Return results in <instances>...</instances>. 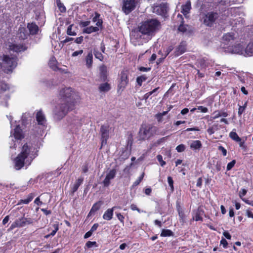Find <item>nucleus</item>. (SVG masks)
<instances>
[{
    "instance_id": "nucleus-42",
    "label": "nucleus",
    "mask_w": 253,
    "mask_h": 253,
    "mask_svg": "<svg viewBox=\"0 0 253 253\" xmlns=\"http://www.w3.org/2000/svg\"><path fill=\"white\" fill-rule=\"evenodd\" d=\"M108 73H99L100 81L101 82H105L108 81Z\"/></svg>"
},
{
    "instance_id": "nucleus-24",
    "label": "nucleus",
    "mask_w": 253,
    "mask_h": 253,
    "mask_svg": "<svg viewBox=\"0 0 253 253\" xmlns=\"http://www.w3.org/2000/svg\"><path fill=\"white\" fill-rule=\"evenodd\" d=\"M214 116L211 117L212 119L214 120L220 117H226L228 116V113L227 112L224 111V110L220 111H215L213 114Z\"/></svg>"
},
{
    "instance_id": "nucleus-47",
    "label": "nucleus",
    "mask_w": 253,
    "mask_h": 253,
    "mask_svg": "<svg viewBox=\"0 0 253 253\" xmlns=\"http://www.w3.org/2000/svg\"><path fill=\"white\" fill-rule=\"evenodd\" d=\"M236 164V160H233L230 163H229L227 164V167H226V170L227 171L230 170L235 166Z\"/></svg>"
},
{
    "instance_id": "nucleus-58",
    "label": "nucleus",
    "mask_w": 253,
    "mask_h": 253,
    "mask_svg": "<svg viewBox=\"0 0 253 253\" xmlns=\"http://www.w3.org/2000/svg\"><path fill=\"white\" fill-rule=\"evenodd\" d=\"M220 244L223 246L224 248L226 249L227 247L228 243L227 241L223 238L220 241Z\"/></svg>"
},
{
    "instance_id": "nucleus-21",
    "label": "nucleus",
    "mask_w": 253,
    "mask_h": 253,
    "mask_svg": "<svg viewBox=\"0 0 253 253\" xmlns=\"http://www.w3.org/2000/svg\"><path fill=\"white\" fill-rule=\"evenodd\" d=\"M116 207H114L112 209H108L104 213L103 217L105 220H110L112 219L113 214L114 210L116 209Z\"/></svg>"
},
{
    "instance_id": "nucleus-52",
    "label": "nucleus",
    "mask_w": 253,
    "mask_h": 253,
    "mask_svg": "<svg viewBox=\"0 0 253 253\" xmlns=\"http://www.w3.org/2000/svg\"><path fill=\"white\" fill-rule=\"evenodd\" d=\"M218 150L222 152V155H223V156H226V155H227V150H226V149L224 147H223L221 145L219 146L218 147Z\"/></svg>"
},
{
    "instance_id": "nucleus-25",
    "label": "nucleus",
    "mask_w": 253,
    "mask_h": 253,
    "mask_svg": "<svg viewBox=\"0 0 253 253\" xmlns=\"http://www.w3.org/2000/svg\"><path fill=\"white\" fill-rule=\"evenodd\" d=\"M85 59L87 68H91L93 63V55L91 51L88 53Z\"/></svg>"
},
{
    "instance_id": "nucleus-56",
    "label": "nucleus",
    "mask_w": 253,
    "mask_h": 253,
    "mask_svg": "<svg viewBox=\"0 0 253 253\" xmlns=\"http://www.w3.org/2000/svg\"><path fill=\"white\" fill-rule=\"evenodd\" d=\"M197 109L203 113H207L208 111V109L207 107L203 106H198Z\"/></svg>"
},
{
    "instance_id": "nucleus-8",
    "label": "nucleus",
    "mask_w": 253,
    "mask_h": 253,
    "mask_svg": "<svg viewBox=\"0 0 253 253\" xmlns=\"http://www.w3.org/2000/svg\"><path fill=\"white\" fill-rule=\"evenodd\" d=\"M139 1V0H123L122 11L126 15L129 14L135 9Z\"/></svg>"
},
{
    "instance_id": "nucleus-43",
    "label": "nucleus",
    "mask_w": 253,
    "mask_h": 253,
    "mask_svg": "<svg viewBox=\"0 0 253 253\" xmlns=\"http://www.w3.org/2000/svg\"><path fill=\"white\" fill-rule=\"evenodd\" d=\"M85 246L87 248H91L93 247H97L98 245L97 244V243L95 241L91 242V241H87L86 243L85 244Z\"/></svg>"
},
{
    "instance_id": "nucleus-19",
    "label": "nucleus",
    "mask_w": 253,
    "mask_h": 253,
    "mask_svg": "<svg viewBox=\"0 0 253 253\" xmlns=\"http://www.w3.org/2000/svg\"><path fill=\"white\" fill-rule=\"evenodd\" d=\"M9 49L14 52L18 53L21 51H25L26 48L23 44H12L9 45Z\"/></svg>"
},
{
    "instance_id": "nucleus-55",
    "label": "nucleus",
    "mask_w": 253,
    "mask_h": 253,
    "mask_svg": "<svg viewBox=\"0 0 253 253\" xmlns=\"http://www.w3.org/2000/svg\"><path fill=\"white\" fill-rule=\"evenodd\" d=\"M0 87L1 90L3 91H6L9 88L8 85L5 83H1Z\"/></svg>"
},
{
    "instance_id": "nucleus-37",
    "label": "nucleus",
    "mask_w": 253,
    "mask_h": 253,
    "mask_svg": "<svg viewBox=\"0 0 253 253\" xmlns=\"http://www.w3.org/2000/svg\"><path fill=\"white\" fill-rule=\"evenodd\" d=\"M93 54L95 56V57L98 60H99L100 61H103L104 59V56L102 54L101 52L99 51L96 49H93Z\"/></svg>"
},
{
    "instance_id": "nucleus-63",
    "label": "nucleus",
    "mask_w": 253,
    "mask_h": 253,
    "mask_svg": "<svg viewBox=\"0 0 253 253\" xmlns=\"http://www.w3.org/2000/svg\"><path fill=\"white\" fill-rule=\"evenodd\" d=\"M84 41V37L83 36H80V37H78L75 40V42L77 43L80 44L81 43Z\"/></svg>"
},
{
    "instance_id": "nucleus-15",
    "label": "nucleus",
    "mask_w": 253,
    "mask_h": 253,
    "mask_svg": "<svg viewBox=\"0 0 253 253\" xmlns=\"http://www.w3.org/2000/svg\"><path fill=\"white\" fill-rule=\"evenodd\" d=\"M13 135L17 140H21L24 137L22 129L19 125H17L14 129Z\"/></svg>"
},
{
    "instance_id": "nucleus-16",
    "label": "nucleus",
    "mask_w": 253,
    "mask_h": 253,
    "mask_svg": "<svg viewBox=\"0 0 253 253\" xmlns=\"http://www.w3.org/2000/svg\"><path fill=\"white\" fill-rule=\"evenodd\" d=\"M36 118L38 125L44 126L46 122L45 117L41 110L37 112Z\"/></svg>"
},
{
    "instance_id": "nucleus-50",
    "label": "nucleus",
    "mask_w": 253,
    "mask_h": 253,
    "mask_svg": "<svg viewBox=\"0 0 253 253\" xmlns=\"http://www.w3.org/2000/svg\"><path fill=\"white\" fill-rule=\"evenodd\" d=\"M173 48L174 47L172 45L168 46L165 50V57H167L169 54V53L172 51Z\"/></svg>"
},
{
    "instance_id": "nucleus-30",
    "label": "nucleus",
    "mask_w": 253,
    "mask_h": 253,
    "mask_svg": "<svg viewBox=\"0 0 253 253\" xmlns=\"http://www.w3.org/2000/svg\"><path fill=\"white\" fill-rule=\"evenodd\" d=\"M219 129V125L217 124H213L211 126L209 127L207 129V132L209 135L213 134L215 131Z\"/></svg>"
},
{
    "instance_id": "nucleus-49",
    "label": "nucleus",
    "mask_w": 253,
    "mask_h": 253,
    "mask_svg": "<svg viewBox=\"0 0 253 253\" xmlns=\"http://www.w3.org/2000/svg\"><path fill=\"white\" fill-rule=\"evenodd\" d=\"M157 159L158 161L160 162V164L161 166L163 167L166 164V162L163 161V157L162 155H157Z\"/></svg>"
},
{
    "instance_id": "nucleus-53",
    "label": "nucleus",
    "mask_w": 253,
    "mask_h": 253,
    "mask_svg": "<svg viewBox=\"0 0 253 253\" xmlns=\"http://www.w3.org/2000/svg\"><path fill=\"white\" fill-rule=\"evenodd\" d=\"M159 88V87H156L155 89H153L152 91L148 92V93L150 96L153 95V96H156L158 94V93L157 92Z\"/></svg>"
},
{
    "instance_id": "nucleus-41",
    "label": "nucleus",
    "mask_w": 253,
    "mask_h": 253,
    "mask_svg": "<svg viewBox=\"0 0 253 253\" xmlns=\"http://www.w3.org/2000/svg\"><path fill=\"white\" fill-rule=\"evenodd\" d=\"M53 229L52 230L51 232L49 234L46 235L45 238H47L51 236H53L55 234V233H56L57 230H58V225L57 224H55L53 225Z\"/></svg>"
},
{
    "instance_id": "nucleus-62",
    "label": "nucleus",
    "mask_w": 253,
    "mask_h": 253,
    "mask_svg": "<svg viewBox=\"0 0 253 253\" xmlns=\"http://www.w3.org/2000/svg\"><path fill=\"white\" fill-rule=\"evenodd\" d=\"M83 52H84V51L82 49L78 50V51H76L72 53V56L73 57L77 56L79 55H81L83 53Z\"/></svg>"
},
{
    "instance_id": "nucleus-4",
    "label": "nucleus",
    "mask_w": 253,
    "mask_h": 253,
    "mask_svg": "<svg viewBox=\"0 0 253 253\" xmlns=\"http://www.w3.org/2000/svg\"><path fill=\"white\" fill-rule=\"evenodd\" d=\"M31 148L25 143L22 147L21 152L14 159V167L16 170L22 169L25 165V161L28 158L31 152Z\"/></svg>"
},
{
    "instance_id": "nucleus-17",
    "label": "nucleus",
    "mask_w": 253,
    "mask_h": 253,
    "mask_svg": "<svg viewBox=\"0 0 253 253\" xmlns=\"http://www.w3.org/2000/svg\"><path fill=\"white\" fill-rule=\"evenodd\" d=\"M235 39V33L233 32H229L224 34L222 37V40L225 44H229L232 41Z\"/></svg>"
},
{
    "instance_id": "nucleus-13",
    "label": "nucleus",
    "mask_w": 253,
    "mask_h": 253,
    "mask_svg": "<svg viewBox=\"0 0 253 253\" xmlns=\"http://www.w3.org/2000/svg\"><path fill=\"white\" fill-rule=\"evenodd\" d=\"M205 215L204 211L201 207H199L193 211V219L196 221H202L203 216Z\"/></svg>"
},
{
    "instance_id": "nucleus-38",
    "label": "nucleus",
    "mask_w": 253,
    "mask_h": 253,
    "mask_svg": "<svg viewBox=\"0 0 253 253\" xmlns=\"http://www.w3.org/2000/svg\"><path fill=\"white\" fill-rule=\"evenodd\" d=\"M144 175L145 172H143L142 174L137 178V179L133 183L132 185V187L134 188L138 186L140 184V183L143 180Z\"/></svg>"
},
{
    "instance_id": "nucleus-60",
    "label": "nucleus",
    "mask_w": 253,
    "mask_h": 253,
    "mask_svg": "<svg viewBox=\"0 0 253 253\" xmlns=\"http://www.w3.org/2000/svg\"><path fill=\"white\" fill-rule=\"evenodd\" d=\"M175 83H173L171 85V86L170 87V88L168 89V90L165 93L164 96H166L168 94H169V93H171V94H173V93L172 92V88L175 86Z\"/></svg>"
},
{
    "instance_id": "nucleus-12",
    "label": "nucleus",
    "mask_w": 253,
    "mask_h": 253,
    "mask_svg": "<svg viewBox=\"0 0 253 253\" xmlns=\"http://www.w3.org/2000/svg\"><path fill=\"white\" fill-rule=\"evenodd\" d=\"M176 209L178 212L180 221H184L186 218V214L179 200H177L176 202Z\"/></svg>"
},
{
    "instance_id": "nucleus-51",
    "label": "nucleus",
    "mask_w": 253,
    "mask_h": 253,
    "mask_svg": "<svg viewBox=\"0 0 253 253\" xmlns=\"http://www.w3.org/2000/svg\"><path fill=\"white\" fill-rule=\"evenodd\" d=\"M222 163L220 161H217L215 165L216 171L218 172L222 169Z\"/></svg>"
},
{
    "instance_id": "nucleus-59",
    "label": "nucleus",
    "mask_w": 253,
    "mask_h": 253,
    "mask_svg": "<svg viewBox=\"0 0 253 253\" xmlns=\"http://www.w3.org/2000/svg\"><path fill=\"white\" fill-rule=\"evenodd\" d=\"M82 172L83 173L87 172L88 170V164H84L82 167Z\"/></svg>"
},
{
    "instance_id": "nucleus-36",
    "label": "nucleus",
    "mask_w": 253,
    "mask_h": 253,
    "mask_svg": "<svg viewBox=\"0 0 253 253\" xmlns=\"http://www.w3.org/2000/svg\"><path fill=\"white\" fill-rule=\"evenodd\" d=\"M99 28L97 27L90 26L86 27L84 30V32L87 34H90L93 32H97Z\"/></svg>"
},
{
    "instance_id": "nucleus-11",
    "label": "nucleus",
    "mask_w": 253,
    "mask_h": 253,
    "mask_svg": "<svg viewBox=\"0 0 253 253\" xmlns=\"http://www.w3.org/2000/svg\"><path fill=\"white\" fill-rule=\"evenodd\" d=\"M116 174V170L114 169H111L106 174V176L102 182L104 187H107L110 184V180L114 179Z\"/></svg>"
},
{
    "instance_id": "nucleus-33",
    "label": "nucleus",
    "mask_w": 253,
    "mask_h": 253,
    "mask_svg": "<svg viewBox=\"0 0 253 253\" xmlns=\"http://www.w3.org/2000/svg\"><path fill=\"white\" fill-rule=\"evenodd\" d=\"M56 63L57 61L55 58L53 57L50 60L48 65L50 68H51L53 70L56 71L58 69Z\"/></svg>"
},
{
    "instance_id": "nucleus-40",
    "label": "nucleus",
    "mask_w": 253,
    "mask_h": 253,
    "mask_svg": "<svg viewBox=\"0 0 253 253\" xmlns=\"http://www.w3.org/2000/svg\"><path fill=\"white\" fill-rule=\"evenodd\" d=\"M248 102L246 101L243 106H239L238 108V114L239 116H241L242 114L245 112L247 107Z\"/></svg>"
},
{
    "instance_id": "nucleus-29",
    "label": "nucleus",
    "mask_w": 253,
    "mask_h": 253,
    "mask_svg": "<svg viewBox=\"0 0 253 253\" xmlns=\"http://www.w3.org/2000/svg\"><path fill=\"white\" fill-rule=\"evenodd\" d=\"M245 53L249 56H253V42H250L245 49Z\"/></svg>"
},
{
    "instance_id": "nucleus-35",
    "label": "nucleus",
    "mask_w": 253,
    "mask_h": 253,
    "mask_svg": "<svg viewBox=\"0 0 253 253\" xmlns=\"http://www.w3.org/2000/svg\"><path fill=\"white\" fill-rule=\"evenodd\" d=\"M174 235L173 232L169 229H162L161 233V237L173 236Z\"/></svg>"
},
{
    "instance_id": "nucleus-5",
    "label": "nucleus",
    "mask_w": 253,
    "mask_h": 253,
    "mask_svg": "<svg viewBox=\"0 0 253 253\" xmlns=\"http://www.w3.org/2000/svg\"><path fill=\"white\" fill-rule=\"evenodd\" d=\"M18 58L16 56H10L3 55L2 58V68L4 73L9 74L17 65Z\"/></svg>"
},
{
    "instance_id": "nucleus-7",
    "label": "nucleus",
    "mask_w": 253,
    "mask_h": 253,
    "mask_svg": "<svg viewBox=\"0 0 253 253\" xmlns=\"http://www.w3.org/2000/svg\"><path fill=\"white\" fill-rule=\"evenodd\" d=\"M219 16L216 11L208 12L204 17L203 23L207 26L212 27Z\"/></svg>"
},
{
    "instance_id": "nucleus-48",
    "label": "nucleus",
    "mask_w": 253,
    "mask_h": 253,
    "mask_svg": "<svg viewBox=\"0 0 253 253\" xmlns=\"http://www.w3.org/2000/svg\"><path fill=\"white\" fill-rule=\"evenodd\" d=\"M25 222H14L13 223L10 227V230H12L17 226H23Z\"/></svg>"
},
{
    "instance_id": "nucleus-61",
    "label": "nucleus",
    "mask_w": 253,
    "mask_h": 253,
    "mask_svg": "<svg viewBox=\"0 0 253 253\" xmlns=\"http://www.w3.org/2000/svg\"><path fill=\"white\" fill-rule=\"evenodd\" d=\"M138 70H139V71H141V72H148L151 70V68H150V67L146 68V67L141 66V67H140L138 68Z\"/></svg>"
},
{
    "instance_id": "nucleus-18",
    "label": "nucleus",
    "mask_w": 253,
    "mask_h": 253,
    "mask_svg": "<svg viewBox=\"0 0 253 253\" xmlns=\"http://www.w3.org/2000/svg\"><path fill=\"white\" fill-rule=\"evenodd\" d=\"M83 177H80L78 178L75 183L71 188L70 192L71 195H73L74 194V193L78 190L80 186L83 183Z\"/></svg>"
},
{
    "instance_id": "nucleus-27",
    "label": "nucleus",
    "mask_w": 253,
    "mask_h": 253,
    "mask_svg": "<svg viewBox=\"0 0 253 253\" xmlns=\"http://www.w3.org/2000/svg\"><path fill=\"white\" fill-rule=\"evenodd\" d=\"M101 205V202L100 201L94 203L93 205V206L88 214V216H91L92 214H94L95 212L96 211H97L98 210H99V209L100 208Z\"/></svg>"
},
{
    "instance_id": "nucleus-57",
    "label": "nucleus",
    "mask_w": 253,
    "mask_h": 253,
    "mask_svg": "<svg viewBox=\"0 0 253 253\" xmlns=\"http://www.w3.org/2000/svg\"><path fill=\"white\" fill-rule=\"evenodd\" d=\"M99 71H100L99 73H107V70L106 66L104 65H101L99 68Z\"/></svg>"
},
{
    "instance_id": "nucleus-10",
    "label": "nucleus",
    "mask_w": 253,
    "mask_h": 253,
    "mask_svg": "<svg viewBox=\"0 0 253 253\" xmlns=\"http://www.w3.org/2000/svg\"><path fill=\"white\" fill-rule=\"evenodd\" d=\"M169 7L167 3H162L154 7V12L164 17H167Z\"/></svg>"
},
{
    "instance_id": "nucleus-23",
    "label": "nucleus",
    "mask_w": 253,
    "mask_h": 253,
    "mask_svg": "<svg viewBox=\"0 0 253 253\" xmlns=\"http://www.w3.org/2000/svg\"><path fill=\"white\" fill-rule=\"evenodd\" d=\"M191 8V2L188 1L185 4L182 5L181 12L186 16L189 13Z\"/></svg>"
},
{
    "instance_id": "nucleus-34",
    "label": "nucleus",
    "mask_w": 253,
    "mask_h": 253,
    "mask_svg": "<svg viewBox=\"0 0 253 253\" xmlns=\"http://www.w3.org/2000/svg\"><path fill=\"white\" fill-rule=\"evenodd\" d=\"M180 16V17L182 19V20L181 21L180 25L178 27V30L179 32L184 33L187 31V27H186L187 25H184V20H183V18L182 17V15L178 14V16Z\"/></svg>"
},
{
    "instance_id": "nucleus-45",
    "label": "nucleus",
    "mask_w": 253,
    "mask_h": 253,
    "mask_svg": "<svg viewBox=\"0 0 253 253\" xmlns=\"http://www.w3.org/2000/svg\"><path fill=\"white\" fill-rule=\"evenodd\" d=\"M73 25H70L68 26L67 30V34L70 36H76V33L75 31H72Z\"/></svg>"
},
{
    "instance_id": "nucleus-20",
    "label": "nucleus",
    "mask_w": 253,
    "mask_h": 253,
    "mask_svg": "<svg viewBox=\"0 0 253 253\" xmlns=\"http://www.w3.org/2000/svg\"><path fill=\"white\" fill-rule=\"evenodd\" d=\"M27 28L29 29L30 34L32 35H36L39 31V27L35 23H28Z\"/></svg>"
},
{
    "instance_id": "nucleus-1",
    "label": "nucleus",
    "mask_w": 253,
    "mask_h": 253,
    "mask_svg": "<svg viewBox=\"0 0 253 253\" xmlns=\"http://www.w3.org/2000/svg\"><path fill=\"white\" fill-rule=\"evenodd\" d=\"M59 103L56 106V114L64 117L69 111L74 109L79 96L71 87H65L59 91Z\"/></svg>"
},
{
    "instance_id": "nucleus-44",
    "label": "nucleus",
    "mask_w": 253,
    "mask_h": 253,
    "mask_svg": "<svg viewBox=\"0 0 253 253\" xmlns=\"http://www.w3.org/2000/svg\"><path fill=\"white\" fill-rule=\"evenodd\" d=\"M168 182L170 187L171 191L173 192L174 191L173 180L171 176H169L168 177Z\"/></svg>"
},
{
    "instance_id": "nucleus-2",
    "label": "nucleus",
    "mask_w": 253,
    "mask_h": 253,
    "mask_svg": "<svg viewBox=\"0 0 253 253\" xmlns=\"http://www.w3.org/2000/svg\"><path fill=\"white\" fill-rule=\"evenodd\" d=\"M161 26V22L157 19H148L142 21L138 27L139 32L143 35H153Z\"/></svg>"
},
{
    "instance_id": "nucleus-64",
    "label": "nucleus",
    "mask_w": 253,
    "mask_h": 253,
    "mask_svg": "<svg viewBox=\"0 0 253 253\" xmlns=\"http://www.w3.org/2000/svg\"><path fill=\"white\" fill-rule=\"evenodd\" d=\"M246 214L248 217L253 219V212L251 210H247L246 211Z\"/></svg>"
},
{
    "instance_id": "nucleus-9",
    "label": "nucleus",
    "mask_w": 253,
    "mask_h": 253,
    "mask_svg": "<svg viewBox=\"0 0 253 253\" xmlns=\"http://www.w3.org/2000/svg\"><path fill=\"white\" fill-rule=\"evenodd\" d=\"M101 145L100 149L106 145L109 137V126L108 125H102L100 127Z\"/></svg>"
},
{
    "instance_id": "nucleus-14",
    "label": "nucleus",
    "mask_w": 253,
    "mask_h": 253,
    "mask_svg": "<svg viewBox=\"0 0 253 253\" xmlns=\"http://www.w3.org/2000/svg\"><path fill=\"white\" fill-rule=\"evenodd\" d=\"M186 43L185 42H181L179 45L176 48L174 52V55L176 57L178 56L186 51Z\"/></svg>"
},
{
    "instance_id": "nucleus-26",
    "label": "nucleus",
    "mask_w": 253,
    "mask_h": 253,
    "mask_svg": "<svg viewBox=\"0 0 253 253\" xmlns=\"http://www.w3.org/2000/svg\"><path fill=\"white\" fill-rule=\"evenodd\" d=\"M202 147V144L200 140L192 141L190 145V147L193 150H200Z\"/></svg>"
},
{
    "instance_id": "nucleus-32",
    "label": "nucleus",
    "mask_w": 253,
    "mask_h": 253,
    "mask_svg": "<svg viewBox=\"0 0 253 253\" xmlns=\"http://www.w3.org/2000/svg\"><path fill=\"white\" fill-rule=\"evenodd\" d=\"M229 137L234 141H240L241 138L238 136L236 132L235 131V129H233L231 132L229 133Z\"/></svg>"
},
{
    "instance_id": "nucleus-54",
    "label": "nucleus",
    "mask_w": 253,
    "mask_h": 253,
    "mask_svg": "<svg viewBox=\"0 0 253 253\" xmlns=\"http://www.w3.org/2000/svg\"><path fill=\"white\" fill-rule=\"evenodd\" d=\"M90 23V21H81L79 23V25L81 27H85L88 26L89 25Z\"/></svg>"
},
{
    "instance_id": "nucleus-6",
    "label": "nucleus",
    "mask_w": 253,
    "mask_h": 253,
    "mask_svg": "<svg viewBox=\"0 0 253 253\" xmlns=\"http://www.w3.org/2000/svg\"><path fill=\"white\" fill-rule=\"evenodd\" d=\"M129 84V71L123 70L119 75L117 91H123Z\"/></svg>"
},
{
    "instance_id": "nucleus-46",
    "label": "nucleus",
    "mask_w": 253,
    "mask_h": 253,
    "mask_svg": "<svg viewBox=\"0 0 253 253\" xmlns=\"http://www.w3.org/2000/svg\"><path fill=\"white\" fill-rule=\"evenodd\" d=\"M185 146L183 144H181L176 146L175 150L177 152L180 153L184 152L185 150Z\"/></svg>"
},
{
    "instance_id": "nucleus-39",
    "label": "nucleus",
    "mask_w": 253,
    "mask_h": 253,
    "mask_svg": "<svg viewBox=\"0 0 253 253\" xmlns=\"http://www.w3.org/2000/svg\"><path fill=\"white\" fill-rule=\"evenodd\" d=\"M57 6L61 12H66V8L60 0H56Z\"/></svg>"
},
{
    "instance_id": "nucleus-3",
    "label": "nucleus",
    "mask_w": 253,
    "mask_h": 253,
    "mask_svg": "<svg viewBox=\"0 0 253 253\" xmlns=\"http://www.w3.org/2000/svg\"><path fill=\"white\" fill-rule=\"evenodd\" d=\"M158 127L151 124H143L138 131V140L145 141L149 139L156 134Z\"/></svg>"
},
{
    "instance_id": "nucleus-31",
    "label": "nucleus",
    "mask_w": 253,
    "mask_h": 253,
    "mask_svg": "<svg viewBox=\"0 0 253 253\" xmlns=\"http://www.w3.org/2000/svg\"><path fill=\"white\" fill-rule=\"evenodd\" d=\"M148 77L146 75H142L140 76L137 77L136 78V83L139 86H142L143 82L146 81Z\"/></svg>"
},
{
    "instance_id": "nucleus-28",
    "label": "nucleus",
    "mask_w": 253,
    "mask_h": 253,
    "mask_svg": "<svg viewBox=\"0 0 253 253\" xmlns=\"http://www.w3.org/2000/svg\"><path fill=\"white\" fill-rule=\"evenodd\" d=\"M34 197V193H30L27 197V198L25 199H21L18 203L19 204H28L30 202L32 201Z\"/></svg>"
},
{
    "instance_id": "nucleus-22",
    "label": "nucleus",
    "mask_w": 253,
    "mask_h": 253,
    "mask_svg": "<svg viewBox=\"0 0 253 253\" xmlns=\"http://www.w3.org/2000/svg\"><path fill=\"white\" fill-rule=\"evenodd\" d=\"M111 86L110 84L106 82L101 84L98 86V90L100 92H106L111 89Z\"/></svg>"
}]
</instances>
